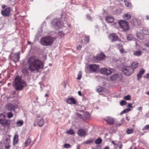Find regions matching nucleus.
<instances>
[{"instance_id": "nucleus-1", "label": "nucleus", "mask_w": 149, "mask_h": 149, "mask_svg": "<svg viewBox=\"0 0 149 149\" xmlns=\"http://www.w3.org/2000/svg\"><path fill=\"white\" fill-rule=\"evenodd\" d=\"M27 65L28 70L33 71L42 68L43 64L41 60L32 57L28 59Z\"/></svg>"}, {"instance_id": "nucleus-2", "label": "nucleus", "mask_w": 149, "mask_h": 149, "mask_svg": "<svg viewBox=\"0 0 149 149\" xmlns=\"http://www.w3.org/2000/svg\"><path fill=\"white\" fill-rule=\"evenodd\" d=\"M13 86L16 90H21L26 86V83L24 81L22 80L20 77L17 76L15 79Z\"/></svg>"}, {"instance_id": "nucleus-3", "label": "nucleus", "mask_w": 149, "mask_h": 149, "mask_svg": "<svg viewBox=\"0 0 149 149\" xmlns=\"http://www.w3.org/2000/svg\"><path fill=\"white\" fill-rule=\"evenodd\" d=\"M54 38L50 36H47L43 37L40 40L41 45L45 46L51 45L54 41Z\"/></svg>"}, {"instance_id": "nucleus-4", "label": "nucleus", "mask_w": 149, "mask_h": 149, "mask_svg": "<svg viewBox=\"0 0 149 149\" xmlns=\"http://www.w3.org/2000/svg\"><path fill=\"white\" fill-rule=\"evenodd\" d=\"M5 118L6 115L3 113L0 114V124L3 127H9L10 124V121Z\"/></svg>"}, {"instance_id": "nucleus-5", "label": "nucleus", "mask_w": 149, "mask_h": 149, "mask_svg": "<svg viewBox=\"0 0 149 149\" xmlns=\"http://www.w3.org/2000/svg\"><path fill=\"white\" fill-rule=\"evenodd\" d=\"M123 72L126 75L130 76L133 73V69L130 66L125 67L123 69Z\"/></svg>"}, {"instance_id": "nucleus-6", "label": "nucleus", "mask_w": 149, "mask_h": 149, "mask_svg": "<svg viewBox=\"0 0 149 149\" xmlns=\"http://www.w3.org/2000/svg\"><path fill=\"white\" fill-rule=\"evenodd\" d=\"M118 24L121 28L123 30L127 31L129 29V26L127 22L124 20H121L118 22Z\"/></svg>"}, {"instance_id": "nucleus-7", "label": "nucleus", "mask_w": 149, "mask_h": 149, "mask_svg": "<svg viewBox=\"0 0 149 149\" xmlns=\"http://www.w3.org/2000/svg\"><path fill=\"white\" fill-rule=\"evenodd\" d=\"M109 38L112 42L116 41L118 39L117 35L114 33H112L110 34L109 36Z\"/></svg>"}, {"instance_id": "nucleus-8", "label": "nucleus", "mask_w": 149, "mask_h": 149, "mask_svg": "<svg viewBox=\"0 0 149 149\" xmlns=\"http://www.w3.org/2000/svg\"><path fill=\"white\" fill-rule=\"evenodd\" d=\"M99 68V66L98 65L95 64L91 65L89 67L90 70L93 72H95Z\"/></svg>"}, {"instance_id": "nucleus-9", "label": "nucleus", "mask_w": 149, "mask_h": 149, "mask_svg": "<svg viewBox=\"0 0 149 149\" xmlns=\"http://www.w3.org/2000/svg\"><path fill=\"white\" fill-rule=\"evenodd\" d=\"M53 24L58 27V28H60L63 26V22L61 21H57L56 20L53 21L52 22Z\"/></svg>"}, {"instance_id": "nucleus-10", "label": "nucleus", "mask_w": 149, "mask_h": 149, "mask_svg": "<svg viewBox=\"0 0 149 149\" xmlns=\"http://www.w3.org/2000/svg\"><path fill=\"white\" fill-rule=\"evenodd\" d=\"M104 119L110 125H112L114 123V119L111 117H107L105 118Z\"/></svg>"}, {"instance_id": "nucleus-11", "label": "nucleus", "mask_w": 149, "mask_h": 149, "mask_svg": "<svg viewBox=\"0 0 149 149\" xmlns=\"http://www.w3.org/2000/svg\"><path fill=\"white\" fill-rule=\"evenodd\" d=\"M20 53L18 52L17 54H15L12 57V59L13 61L16 63L18 62L20 58Z\"/></svg>"}, {"instance_id": "nucleus-12", "label": "nucleus", "mask_w": 149, "mask_h": 149, "mask_svg": "<svg viewBox=\"0 0 149 149\" xmlns=\"http://www.w3.org/2000/svg\"><path fill=\"white\" fill-rule=\"evenodd\" d=\"M78 134L79 136H84L86 135L87 132L84 130L81 129L78 130Z\"/></svg>"}, {"instance_id": "nucleus-13", "label": "nucleus", "mask_w": 149, "mask_h": 149, "mask_svg": "<svg viewBox=\"0 0 149 149\" xmlns=\"http://www.w3.org/2000/svg\"><path fill=\"white\" fill-rule=\"evenodd\" d=\"M10 11V9L9 8H6L5 10L1 12V14L4 16H8L9 15Z\"/></svg>"}, {"instance_id": "nucleus-14", "label": "nucleus", "mask_w": 149, "mask_h": 149, "mask_svg": "<svg viewBox=\"0 0 149 149\" xmlns=\"http://www.w3.org/2000/svg\"><path fill=\"white\" fill-rule=\"evenodd\" d=\"M112 143L113 144L115 145V147H119V149H121L123 147V145L121 143V142L119 141L118 142H116V143L114 142V141H113L112 142Z\"/></svg>"}, {"instance_id": "nucleus-15", "label": "nucleus", "mask_w": 149, "mask_h": 149, "mask_svg": "<svg viewBox=\"0 0 149 149\" xmlns=\"http://www.w3.org/2000/svg\"><path fill=\"white\" fill-rule=\"evenodd\" d=\"M145 70L143 68L141 69L139 73L137 74V79L139 80L140 78H141L143 75L144 73Z\"/></svg>"}, {"instance_id": "nucleus-16", "label": "nucleus", "mask_w": 149, "mask_h": 149, "mask_svg": "<svg viewBox=\"0 0 149 149\" xmlns=\"http://www.w3.org/2000/svg\"><path fill=\"white\" fill-rule=\"evenodd\" d=\"M66 102L67 103L70 104H74L76 103L75 100L72 97H71L68 99L66 101Z\"/></svg>"}, {"instance_id": "nucleus-17", "label": "nucleus", "mask_w": 149, "mask_h": 149, "mask_svg": "<svg viewBox=\"0 0 149 149\" xmlns=\"http://www.w3.org/2000/svg\"><path fill=\"white\" fill-rule=\"evenodd\" d=\"M105 57V55L103 53H101L99 54V55L97 56L96 59L97 60L100 61L103 59Z\"/></svg>"}, {"instance_id": "nucleus-18", "label": "nucleus", "mask_w": 149, "mask_h": 149, "mask_svg": "<svg viewBox=\"0 0 149 149\" xmlns=\"http://www.w3.org/2000/svg\"><path fill=\"white\" fill-rule=\"evenodd\" d=\"M130 66L134 70V69H135L138 67V63L136 61L132 63Z\"/></svg>"}, {"instance_id": "nucleus-19", "label": "nucleus", "mask_w": 149, "mask_h": 149, "mask_svg": "<svg viewBox=\"0 0 149 149\" xmlns=\"http://www.w3.org/2000/svg\"><path fill=\"white\" fill-rule=\"evenodd\" d=\"M16 106L11 104H10L8 105V109L11 111H14Z\"/></svg>"}, {"instance_id": "nucleus-20", "label": "nucleus", "mask_w": 149, "mask_h": 149, "mask_svg": "<svg viewBox=\"0 0 149 149\" xmlns=\"http://www.w3.org/2000/svg\"><path fill=\"white\" fill-rule=\"evenodd\" d=\"M106 20L107 22L111 23L113 22L114 19L113 17L108 16L106 18Z\"/></svg>"}, {"instance_id": "nucleus-21", "label": "nucleus", "mask_w": 149, "mask_h": 149, "mask_svg": "<svg viewBox=\"0 0 149 149\" xmlns=\"http://www.w3.org/2000/svg\"><path fill=\"white\" fill-rule=\"evenodd\" d=\"M143 33L145 35H149V29L147 28H144L143 29Z\"/></svg>"}, {"instance_id": "nucleus-22", "label": "nucleus", "mask_w": 149, "mask_h": 149, "mask_svg": "<svg viewBox=\"0 0 149 149\" xmlns=\"http://www.w3.org/2000/svg\"><path fill=\"white\" fill-rule=\"evenodd\" d=\"M118 77V74H115L111 76L110 77V78L112 81H115L117 79Z\"/></svg>"}, {"instance_id": "nucleus-23", "label": "nucleus", "mask_w": 149, "mask_h": 149, "mask_svg": "<svg viewBox=\"0 0 149 149\" xmlns=\"http://www.w3.org/2000/svg\"><path fill=\"white\" fill-rule=\"evenodd\" d=\"M134 55L136 56H140L142 54L141 51H135L134 52Z\"/></svg>"}, {"instance_id": "nucleus-24", "label": "nucleus", "mask_w": 149, "mask_h": 149, "mask_svg": "<svg viewBox=\"0 0 149 149\" xmlns=\"http://www.w3.org/2000/svg\"><path fill=\"white\" fill-rule=\"evenodd\" d=\"M131 17V16L130 14H129L125 13V14L123 16V18L125 19H129Z\"/></svg>"}, {"instance_id": "nucleus-25", "label": "nucleus", "mask_w": 149, "mask_h": 149, "mask_svg": "<svg viewBox=\"0 0 149 149\" xmlns=\"http://www.w3.org/2000/svg\"><path fill=\"white\" fill-rule=\"evenodd\" d=\"M113 70V69L112 68H110L109 70L107 69L106 75L108 76L111 74Z\"/></svg>"}, {"instance_id": "nucleus-26", "label": "nucleus", "mask_w": 149, "mask_h": 149, "mask_svg": "<svg viewBox=\"0 0 149 149\" xmlns=\"http://www.w3.org/2000/svg\"><path fill=\"white\" fill-rule=\"evenodd\" d=\"M131 109L130 108L126 109L123 110L120 113V114L122 115L123 114L125 113H127L130 111Z\"/></svg>"}, {"instance_id": "nucleus-27", "label": "nucleus", "mask_w": 149, "mask_h": 149, "mask_svg": "<svg viewBox=\"0 0 149 149\" xmlns=\"http://www.w3.org/2000/svg\"><path fill=\"white\" fill-rule=\"evenodd\" d=\"M127 38L129 41H131L134 39L133 36L131 34H129L128 35Z\"/></svg>"}, {"instance_id": "nucleus-28", "label": "nucleus", "mask_w": 149, "mask_h": 149, "mask_svg": "<svg viewBox=\"0 0 149 149\" xmlns=\"http://www.w3.org/2000/svg\"><path fill=\"white\" fill-rule=\"evenodd\" d=\"M44 124V121L42 118L40 119L38 122V125L40 127H42Z\"/></svg>"}, {"instance_id": "nucleus-29", "label": "nucleus", "mask_w": 149, "mask_h": 149, "mask_svg": "<svg viewBox=\"0 0 149 149\" xmlns=\"http://www.w3.org/2000/svg\"><path fill=\"white\" fill-rule=\"evenodd\" d=\"M24 122L22 120L18 121L16 123L17 126L19 127L22 126Z\"/></svg>"}, {"instance_id": "nucleus-30", "label": "nucleus", "mask_w": 149, "mask_h": 149, "mask_svg": "<svg viewBox=\"0 0 149 149\" xmlns=\"http://www.w3.org/2000/svg\"><path fill=\"white\" fill-rule=\"evenodd\" d=\"M124 2L125 5L126 6H127L129 8H130L131 7V5L130 2L127 1L126 0H125Z\"/></svg>"}, {"instance_id": "nucleus-31", "label": "nucleus", "mask_w": 149, "mask_h": 149, "mask_svg": "<svg viewBox=\"0 0 149 149\" xmlns=\"http://www.w3.org/2000/svg\"><path fill=\"white\" fill-rule=\"evenodd\" d=\"M133 132V130L132 129H127L126 130V132L127 134H130L132 133Z\"/></svg>"}, {"instance_id": "nucleus-32", "label": "nucleus", "mask_w": 149, "mask_h": 149, "mask_svg": "<svg viewBox=\"0 0 149 149\" xmlns=\"http://www.w3.org/2000/svg\"><path fill=\"white\" fill-rule=\"evenodd\" d=\"M123 98L126 100H130L131 97L130 95H128L126 96H124Z\"/></svg>"}, {"instance_id": "nucleus-33", "label": "nucleus", "mask_w": 149, "mask_h": 149, "mask_svg": "<svg viewBox=\"0 0 149 149\" xmlns=\"http://www.w3.org/2000/svg\"><path fill=\"white\" fill-rule=\"evenodd\" d=\"M107 68H102L100 70L101 72L103 74L106 75Z\"/></svg>"}, {"instance_id": "nucleus-34", "label": "nucleus", "mask_w": 149, "mask_h": 149, "mask_svg": "<svg viewBox=\"0 0 149 149\" xmlns=\"http://www.w3.org/2000/svg\"><path fill=\"white\" fill-rule=\"evenodd\" d=\"M66 133L70 135H72L74 134V132L72 130L70 129L69 130L67 131Z\"/></svg>"}, {"instance_id": "nucleus-35", "label": "nucleus", "mask_w": 149, "mask_h": 149, "mask_svg": "<svg viewBox=\"0 0 149 149\" xmlns=\"http://www.w3.org/2000/svg\"><path fill=\"white\" fill-rule=\"evenodd\" d=\"M7 115L8 117L10 118H12L13 116V115L11 112H10L7 113Z\"/></svg>"}, {"instance_id": "nucleus-36", "label": "nucleus", "mask_w": 149, "mask_h": 149, "mask_svg": "<svg viewBox=\"0 0 149 149\" xmlns=\"http://www.w3.org/2000/svg\"><path fill=\"white\" fill-rule=\"evenodd\" d=\"M89 37L88 36L85 37L84 41L86 43H88L89 42Z\"/></svg>"}, {"instance_id": "nucleus-37", "label": "nucleus", "mask_w": 149, "mask_h": 149, "mask_svg": "<svg viewBox=\"0 0 149 149\" xmlns=\"http://www.w3.org/2000/svg\"><path fill=\"white\" fill-rule=\"evenodd\" d=\"M31 143V140H26L25 142V146H29L30 143Z\"/></svg>"}, {"instance_id": "nucleus-38", "label": "nucleus", "mask_w": 149, "mask_h": 149, "mask_svg": "<svg viewBox=\"0 0 149 149\" xmlns=\"http://www.w3.org/2000/svg\"><path fill=\"white\" fill-rule=\"evenodd\" d=\"M126 102L124 100H121L120 103V105L121 106L125 105H126Z\"/></svg>"}, {"instance_id": "nucleus-39", "label": "nucleus", "mask_w": 149, "mask_h": 149, "mask_svg": "<svg viewBox=\"0 0 149 149\" xmlns=\"http://www.w3.org/2000/svg\"><path fill=\"white\" fill-rule=\"evenodd\" d=\"M78 77L77 78V79L78 80H80L82 77V73L80 71L79 72V73L78 74Z\"/></svg>"}, {"instance_id": "nucleus-40", "label": "nucleus", "mask_w": 149, "mask_h": 149, "mask_svg": "<svg viewBox=\"0 0 149 149\" xmlns=\"http://www.w3.org/2000/svg\"><path fill=\"white\" fill-rule=\"evenodd\" d=\"M149 129V125H146L142 129V130H146Z\"/></svg>"}, {"instance_id": "nucleus-41", "label": "nucleus", "mask_w": 149, "mask_h": 149, "mask_svg": "<svg viewBox=\"0 0 149 149\" xmlns=\"http://www.w3.org/2000/svg\"><path fill=\"white\" fill-rule=\"evenodd\" d=\"M10 146L9 143L5 144V148L6 149H10Z\"/></svg>"}, {"instance_id": "nucleus-42", "label": "nucleus", "mask_w": 149, "mask_h": 149, "mask_svg": "<svg viewBox=\"0 0 149 149\" xmlns=\"http://www.w3.org/2000/svg\"><path fill=\"white\" fill-rule=\"evenodd\" d=\"M85 116L86 118H88L90 117V114L88 112H86L85 113Z\"/></svg>"}, {"instance_id": "nucleus-43", "label": "nucleus", "mask_w": 149, "mask_h": 149, "mask_svg": "<svg viewBox=\"0 0 149 149\" xmlns=\"http://www.w3.org/2000/svg\"><path fill=\"white\" fill-rule=\"evenodd\" d=\"M70 145L69 144H65L64 145L65 148H68L70 147Z\"/></svg>"}, {"instance_id": "nucleus-44", "label": "nucleus", "mask_w": 149, "mask_h": 149, "mask_svg": "<svg viewBox=\"0 0 149 149\" xmlns=\"http://www.w3.org/2000/svg\"><path fill=\"white\" fill-rule=\"evenodd\" d=\"M93 142V140H88L86 141L84 143L87 144H91V143Z\"/></svg>"}, {"instance_id": "nucleus-45", "label": "nucleus", "mask_w": 149, "mask_h": 149, "mask_svg": "<svg viewBox=\"0 0 149 149\" xmlns=\"http://www.w3.org/2000/svg\"><path fill=\"white\" fill-rule=\"evenodd\" d=\"M102 140H95V143L97 144H99L101 143Z\"/></svg>"}, {"instance_id": "nucleus-46", "label": "nucleus", "mask_w": 149, "mask_h": 149, "mask_svg": "<svg viewBox=\"0 0 149 149\" xmlns=\"http://www.w3.org/2000/svg\"><path fill=\"white\" fill-rule=\"evenodd\" d=\"M97 91L98 93L102 91V89L100 87H99V88H97Z\"/></svg>"}, {"instance_id": "nucleus-47", "label": "nucleus", "mask_w": 149, "mask_h": 149, "mask_svg": "<svg viewBox=\"0 0 149 149\" xmlns=\"http://www.w3.org/2000/svg\"><path fill=\"white\" fill-rule=\"evenodd\" d=\"M18 136L17 135H15L14 137L13 140H16L17 139H18Z\"/></svg>"}, {"instance_id": "nucleus-48", "label": "nucleus", "mask_w": 149, "mask_h": 149, "mask_svg": "<svg viewBox=\"0 0 149 149\" xmlns=\"http://www.w3.org/2000/svg\"><path fill=\"white\" fill-rule=\"evenodd\" d=\"M124 50L123 48H122L120 49V53L121 54H123V53L124 52Z\"/></svg>"}, {"instance_id": "nucleus-49", "label": "nucleus", "mask_w": 149, "mask_h": 149, "mask_svg": "<svg viewBox=\"0 0 149 149\" xmlns=\"http://www.w3.org/2000/svg\"><path fill=\"white\" fill-rule=\"evenodd\" d=\"M127 107H130V108H133V107H132V104L131 103H129L127 104Z\"/></svg>"}, {"instance_id": "nucleus-50", "label": "nucleus", "mask_w": 149, "mask_h": 149, "mask_svg": "<svg viewBox=\"0 0 149 149\" xmlns=\"http://www.w3.org/2000/svg\"><path fill=\"white\" fill-rule=\"evenodd\" d=\"M18 140H13V144L15 145L16 144L18 141Z\"/></svg>"}, {"instance_id": "nucleus-51", "label": "nucleus", "mask_w": 149, "mask_h": 149, "mask_svg": "<svg viewBox=\"0 0 149 149\" xmlns=\"http://www.w3.org/2000/svg\"><path fill=\"white\" fill-rule=\"evenodd\" d=\"M77 116H78L79 118H82V116L81 114L79 113H77Z\"/></svg>"}, {"instance_id": "nucleus-52", "label": "nucleus", "mask_w": 149, "mask_h": 149, "mask_svg": "<svg viewBox=\"0 0 149 149\" xmlns=\"http://www.w3.org/2000/svg\"><path fill=\"white\" fill-rule=\"evenodd\" d=\"M117 46L118 48H122L123 47V46L122 45L120 44H118L117 45Z\"/></svg>"}, {"instance_id": "nucleus-53", "label": "nucleus", "mask_w": 149, "mask_h": 149, "mask_svg": "<svg viewBox=\"0 0 149 149\" xmlns=\"http://www.w3.org/2000/svg\"><path fill=\"white\" fill-rule=\"evenodd\" d=\"M81 46L80 45H79L78 47H77V48L78 50H80L81 49Z\"/></svg>"}, {"instance_id": "nucleus-54", "label": "nucleus", "mask_w": 149, "mask_h": 149, "mask_svg": "<svg viewBox=\"0 0 149 149\" xmlns=\"http://www.w3.org/2000/svg\"><path fill=\"white\" fill-rule=\"evenodd\" d=\"M86 17H87V18L88 19H89V20H91V17H90V15H87Z\"/></svg>"}, {"instance_id": "nucleus-55", "label": "nucleus", "mask_w": 149, "mask_h": 149, "mask_svg": "<svg viewBox=\"0 0 149 149\" xmlns=\"http://www.w3.org/2000/svg\"><path fill=\"white\" fill-rule=\"evenodd\" d=\"M145 45L147 47H149V41L148 43H145Z\"/></svg>"}, {"instance_id": "nucleus-56", "label": "nucleus", "mask_w": 149, "mask_h": 149, "mask_svg": "<svg viewBox=\"0 0 149 149\" xmlns=\"http://www.w3.org/2000/svg\"><path fill=\"white\" fill-rule=\"evenodd\" d=\"M142 107H139L137 109L138 110H141V111L142 110Z\"/></svg>"}, {"instance_id": "nucleus-57", "label": "nucleus", "mask_w": 149, "mask_h": 149, "mask_svg": "<svg viewBox=\"0 0 149 149\" xmlns=\"http://www.w3.org/2000/svg\"><path fill=\"white\" fill-rule=\"evenodd\" d=\"M77 149H80V145H78L77 146Z\"/></svg>"}, {"instance_id": "nucleus-58", "label": "nucleus", "mask_w": 149, "mask_h": 149, "mask_svg": "<svg viewBox=\"0 0 149 149\" xmlns=\"http://www.w3.org/2000/svg\"><path fill=\"white\" fill-rule=\"evenodd\" d=\"M78 94L79 95H80V96H81V92L80 91H79L78 92Z\"/></svg>"}, {"instance_id": "nucleus-59", "label": "nucleus", "mask_w": 149, "mask_h": 149, "mask_svg": "<svg viewBox=\"0 0 149 149\" xmlns=\"http://www.w3.org/2000/svg\"><path fill=\"white\" fill-rule=\"evenodd\" d=\"M146 17L147 19L148 20L149 19V15H148L146 16Z\"/></svg>"}, {"instance_id": "nucleus-60", "label": "nucleus", "mask_w": 149, "mask_h": 149, "mask_svg": "<svg viewBox=\"0 0 149 149\" xmlns=\"http://www.w3.org/2000/svg\"><path fill=\"white\" fill-rule=\"evenodd\" d=\"M104 149H109V147L108 146H106L104 148Z\"/></svg>"}, {"instance_id": "nucleus-61", "label": "nucleus", "mask_w": 149, "mask_h": 149, "mask_svg": "<svg viewBox=\"0 0 149 149\" xmlns=\"http://www.w3.org/2000/svg\"><path fill=\"white\" fill-rule=\"evenodd\" d=\"M108 135V134H105V138L106 139H108L109 138H106V137Z\"/></svg>"}, {"instance_id": "nucleus-62", "label": "nucleus", "mask_w": 149, "mask_h": 149, "mask_svg": "<svg viewBox=\"0 0 149 149\" xmlns=\"http://www.w3.org/2000/svg\"><path fill=\"white\" fill-rule=\"evenodd\" d=\"M126 118L127 120L128 121L129 120H130V118H128V117H127V116H126Z\"/></svg>"}, {"instance_id": "nucleus-63", "label": "nucleus", "mask_w": 149, "mask_h": 149, "mask_svg": "<svg viewBox=\"0 0 149 149\" xmlns=\"http://www.w3.org/2000/svg\"><path fill=\"white\" fill-rule=\"evenodd\" d=\"M95 140H102V139H101L100 138L98 137Z\"/></svg>"}, {"instance_id": "nucleus-64", "label": "nucleus", "mask_w": 149, "mask_h": 149, "mask_svg": "<svg viewBox=\"0 0 149 149\" xmlns=\"http://www.w3.org/2000/svg\"><path fill=\"white\" fill-rule=\"evenodd\" d=\"M63 86H64V88H65L66 87V84L65 83H64Z\"/></svg>"}]
</instances>
